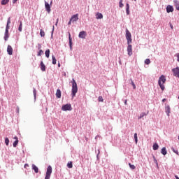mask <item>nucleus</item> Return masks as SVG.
<instances>
[{"label":"nucleus","mask_w":179,"mask_h":179,"mask_svg":"<svg viewBox=\"0 0 179 179\" xmlns=\"http://www.w3.org/2000/svg\"><path fill=\"white\" fill-rule=\"evenodd\" d=\"M164 83H166V76H164V75H162L159 78L158 85L162 92L164 91V89H166V87H164Z\"/></svg>","instance_id":"nucleus-1"},{"label":"nucleus","mask_w":179,"mask_h":179,"mask_svg":"<svg viewBox=\"0 0 179 179\" xmlns=\"http://www.w3.org/2000/svg\"><path fill=\"white\" fill-rule=\"evenodd\" d=\"M78 93V84L74 78L72 79V89H71V96L75 97Z\"/></svg>","instance_id":"nucleus-2"},{"label":"nucleus","mask_w":179,"mask_h":179,"mask_svg":"<svg viewBox=\"0 0 179 179\" xmlns=\"http://www.w3.org/2000/svg\"><path fill=\"white\" fill-rule=\"evenodd\" d=\"M9 24H10V17H9L7 20V24L6 26V30L4 34V41H8L9 38Z\"/></svg>","instance_id":"nucleus-3"},{"label":"nucleus","mask_w":179,"mask_h":179,"mask_svg":"<svg viewBox=\"0 0 179 179\" xmlns=\"http://www.w3.org/2000/svg\"><path fill=\"white\" fill-rule=\"evenodd\" d=\"M126 39L127 40V44L132 43V35L128 29H126Z\"/></svg>","instance_id":"nucleus-4"},{"label":"nucleus","mask_w":179,"mask_h":179,"mask_svg":"<svg viewBox=\"0 0 179 179\" xmlns=\"http://www.w3.org/2000/svg\"><path fill=\"white\" fill-rule=\"evenodd\" d=\"M62 111H72V105L71 103H66L62 106Z\"/></svg>","instance_id":"nucleus-5"},{"label":"nucleus","mask_w":179,"mask_h":179,"mask_svg":"<svg viewBox=\"0 0 179 179\" xmlns=\"http://www.w3.org/2000/svg\"><path fill=\"white\" fill-rule=\"evenodd\" d=\"M52 3V1L50 2V4L48 3L46 1H45V10L48 12V13H50L51 12V5Z\"/></svg>","instance_id":"nucleus-6"},{"label":"nucleus","mask_w":179,"mask_h":179,"mask_svg":"<svg viewBox=\"0 0 179 179\" xmlns=\"http://www.w3.org/2000/svg\"><path fill=\"white\" fill-rule=\"evenodd\" d=\"M70 20H71V22H72V23H75V22H78V20H79V14L76 13L72 15Z\"/></svg>","instance_id":"nucleus-7"},{"label":"nucleus","mask_w":179,"mask_h":179,"mask_svg":"<svg viewBox=\"0 0 179 179\" xmlns=\"http://www.w3.org/2000/svg\"><path fill=\"white\" fill-rule=\"evenodd\" d=\"M172 72L173 73V76L179 78V67L172 69Z\"/></svg>","instance_id":"nucleus-8"},{"label":"nucleus","mask_w":179,"mask_h":179,"mask_svg":"<svg viewBox=\"0 0 179 179\" xmlns=\"http://www.w3.org/2000/svg\"><path fill=\"white\" fill-rule=\"evenodd\" d=\"M127 52L129 57H131L132 55V45L131 43H127Z\"/></svg>","instance_id":"nucleus-9"},{"label":"nucleus","mask_w":179,"mask_h":179,"mask_svg":"<svg viewBox=\"0 0 179 179\" xmlns=\"http://www.w3.org/2000/svg\"><path fill=\"white\" fill-rule=\"evenodd\" d=\"M165 113L167 117H170V113H171V109L170 108V106L167 105L165 106Z\"/></svg>","instance_id":"nucleus-10"},{"label":"nucleus","mask_w":179,"mask_h":179,"mask_svg":"<svg viewBox=\"0 0 179 179\" xmlns=\"http://www.w3.org/2000/svg\"><path fill=\"white\" fill-rule=\"evenodd\" d=\"M7 52L8 55H12V54H13V48H12V46H10V45H8L7 47Z\"/></svg>","instance_id":"nucleus-11"},{"label":"nucleus","mask_w":179,"mask_h":179,"mask_svg":"<svg viewBox=\"0 0 179 179\" xmlns=\"http://www.w3.org/2000/svg\"><path fill=\"white\" fill-rule=\"evenodd\" d=\"M166 12L167 13H170L171 12H174V8H173V6L168 5L166 6Z\"/></svg>","instance_id":"nucleus-12"},{"label":"nucleus","mask_w":179,"mask_h":179,"mask_svg":"<svg viewBox=\"0 0 179 179\" xmlns=\"http://www.w3.org/2000/svg\"><path fill=\"white\" fill-rule=\"evenodd\" d=\"M79 38H86V31H82L78 34Z\"/></svg>","instance_id":"nucleus-13"},{"label":"nucleus","mask_w":179,"mask_h":179,"mask_svg":"<svg viewBox=\"0 0 179 179\" xmlns=\"http://www.w3.org/2000/svg\"><path fill=\"white\" fill-rule=\"evenodd\" d=\"M52 173V167L50 165H49L47 168L46 174L51 176Z\"/></svg>","instance_id":"nucleus-14"},{"label":"nucleus","mask_w":179,"mask_h":179,"mask_svg":"<svg viewBox=\"0 0 179 179\" xmlns=\"http://www.w3.org/2000/svg\"><path fill=\"white\" fill-rule=\"evenodd\" d=\"M69 43L70 50H72V37L71 36V33L69 32Z\"/></svg>","instance_id":"nucleus-15"},{"label":"nucleus","mask_w":179,"mask_h":179,"mask_svg":"<svg viewBox=\"0 0 179 179\" xmlns=\"http://www.w3.org/2000/svg\"><path fill=\"white\" fill-rule=\"evenodd\" d=\"M41 70L42 72H45V64H44V62L43 61L41 62Z\"/></svg>","instance_id":"nucleus-16"},{"label":"nucleus","mask_w":179,"mask_h":179,"mask_svg":"<svg viewBox=\"0 0 179 179\" xmlns=\"http://www.w3.org/2000/svg\"><path fill=\"white\" fill-rule=\"evenodd\" d=\"M61 94H62L61 90L57 89L56 92V97L57 99H61Z\"/></svg>","instance_id":"nucleus-17"},{"label":"nucleus","mask_w":179,"mask_h":179,"mask_svg":"<svg viewBox=\"0 0 179 179\" xmlns=\"http://www.w3.org/2000/svg\"><path fill=\"white\" fill-rule=\"evenodd\" d=\"M161 153L163 155V156H166V155H167V150L166 149V147H163L162 148Z\"/></svg>","instance_id":"nucleus-18"},{"label":"nucleus","mask_w":179,"mask_h":179,"mask_svg":"<svg viewBox=\"0 0 179 179\" xmlns=\"http://www.w3.org/2000/svg\"><path fill=\"white\" fill-rule=\"evenodd\" d=\"M19 22H20V24H19V27H18V31L20 32H22V29H23V22L20 21Z\"/></svg>","instance_id":"nucleus-19"},{"label":"nucleus","mask_w":179,"mask_h":179,"mask_svg":"<svg viewBox=\"0 0 179 179\" xmlns=\"http://www.w3.org/2000/svg\"><path fill=\"white\" fill-rule=\"evenodd\" d=\"M126 13L127 15L131 13V12L129 11V3H126Z\"/></svg>","instance_id":"nucleus-20"},{"label":"nucleus","mask_w":179,"mask_h":179,"mask_svg":"<svg viewBox=\"0 0 179 179\" xmlns=\"http://www.w3.org/2000/svg\"><path fill=\"white\" fill-rule=\"evenodd\" d=\"M32 170H34L36 173H38V167L34 164H32Z\"/></svg>","instance_id":"nucleus-21"},{"label":"nucleus","mask_w":179,"mask_h":179,"mask_svg":"<svg viewBox=\"0 0 179 179\" xmlns=\"http://www.w3.org/2000/svg\"><path fill=\"white\" fill-rule=\"evenodd\" d=\"M173 3L177 10H179V1L178 0H173Z\"/></svg>","instance_id":"nucleus-22"},{"label":"nucleus","mask_w":179,"mask_h":179,"mask_svg":"<svg viewBox=\"0 0 179 179\" xmlns=\"http://www.w3.org/2000/svg\"><path fill=\"white\" fill-rule=\"evenodd\" d=\"M96 19H103V14H101V13H97L96 15Z\"/></svg>","instance_id":"nucleus-23"},{"label":"nucleus","mask_w":179,"mask_h":179,"mask_svg":"<svg viewBox=\"0 0 179 179\" xmlns=\"http://www.w3.org/2000/svg\"><path fill=\"white\" fill-rule=\"evenodd\" d=\"M52 64L53 65H55L57 64V59L55 58V56L54 55H52Z\"/></svg>","instance_id":"nucleus-24"},{"label":"nucleus","mask_w":179,"mask_h":179,"mask_svg":"<svg viewBox=\"0 0 179 179\" xmlns=\"http://www.w3.org/2000/svg\"><path fill=\"white\" fill-rule=\"evenodd\" d=\"M153 150H157L159 149V144L155 143L152 145Z\"/></svg>","instance_id":"nucleus-25"},{"label":"nucleus","mask_w":179,"mask_h":179,"mask_svg":"<svg viewBox=\"0 0 179 179\" xmlns=\"http://www.w3.org/2000/svg\"><path fill=\"white\" fill-rule=\"evenodd\" d=\"M33 94H34V100L36 101V99L37 97V91L34 87L33 88Z\"/></svg>","instance_id":"nucleus-26"},{"label":"nucleus","mask_w":179,"mask_h":179,"mask_svg":"<svg viewBox=\"0 0 179 179\" xmlns=\"http://www.w3.org/2000/svg\"><path fill=\"white\" fill-rule=\"evenodd\" d=\"M45 55L46 58H50V49H48L45 50Z\"/></svg>","instance_id":"nucleus-27"},{"label":"nucleus","mask_w":179,"mask_h":179,"mask_svg":"<svg viewBox=\"0 0 179 179\" xmlns=\"http://www.w3.org/2000/svg\"><path fill=\"white\" fill-rule=\"evenodd\" d=\"M148 115V113H142L140 114V117H138V120H141V118H143V117Z\"/></svg>","instance_id":"nucleus-28"},{"label":"nucleus","mask_w":179,"mask_h":179,"mask_svg":"<svg viewBox=\"0 0 179 179\" xmlns=\"http://www.w3.org/2000/svg\"><path fill=\"white\" fill-rule=\"evenodd\" d=\"M17 143H19V139L15 140L13 143V148H16L17 146Z\"/></svg>","instance_id":"nucleus-29"},{"label":"nucleus","mask_w":179,"mask_h":179,"mask_svg":"<svg viewBox=\"0 0 179 179\" xmlns=\"http://www.w3.org/2000/svg\"><path fill=\"white\" fill-rule=\"evenodd\" d=\"M171 150H172V152H173V153H176V155H178H178H179L178 150L172 147Z\"/></svg>","instance_id":"nucleus-30"},{"label":"nucleus","mask_w":179,"mask_h":179,"mask_svg":"<svg viewBox=\"0 0 179 179\" xmlns=\"http://www.w3.org/2000/svg\"><path fill=\"white\" fill-rule=\"evenodd\" d=\"M40 36L41 37H44L45 36V32H44V30L40 29Z\"/></svg>","instance_id":"nucleus-31"},{"label":"nucleus","mask_w":179,"mask_h":179,"mask_svg":"<svg viewBox=\"0 0 179 179\" xmlns=\"http://www.w3.org/2000/svg\"><path fill=\"white\" fill-rule=\"evenodd\" d=\"M9 3V0H2L1 5H6Z\"/></svg>","instance_id":"nucleus-32"},{"label":"nucleus","mask_w":179,"mask_h":179,"mask_svg":"<svg viewBox=\"0 0 179 179\" xmlns=\"http://www.w3.org/2000/svg\"><path fill=\"white\" fill-rule=\"evenodd\" d=\"M42 54H44V52L43 51V50H39V51L38 52L37 56L41 57Z\"/></svg>","instance_id":"nucleus-33"},{"label":"nucleus","mask_w":179,"mask_h":179,"mask_svg":"<svg viewBox=\"0 0 179 179\" xmlns=\"http://www.w3.org/2000/svg\"><path fill=\"white\" fill-rule=\"evenodd\" d=\"M5 143L6 146H9V138L8 137L5 138Z\"/></svg>","instance_id":"nucleus-34"},{"label":"nucleus","mask_w":179,"mask_h":179,"mask_svg":"<svg viewBox=\"0 0 179 179\" xmlns=\"http://www.w3.org/2000/svg\"><path fill=\"white\" fill-rule=\"evenodd\" d=\"M67 167L69 169H72V167H73V165L72 164V162H68Z\"/></svg>","instance_id":"nucleus-35"},{"label":"nucleus","mask_w":179,"mask_h":179,"mask_svg":"<svg viewBox=\"0 0 179 179\" xmlns=\"http://www.w3.org/2000/svg\"><path fill=\"white\" fill-rule=\"evenodd\" d=\"M130 80H131V86H133V89H136V85H135V83H134V80H132V79H130Z\"/></svg>","instance_id":"nucleus-36"},{"label":"nucleus","mask_w":179,"mask_h":179,"mask_svg":"<svg viewBox=\"0 0 179 179\" xmlns=\"http://www.w3.org/2000/svg\"><path fill=\"white\" fill-rule=\"evenodd\" d=\"M134 141L136 143H138V134H134Z\"/></svg>","instance_id":"nucleus-37"},{"label":"nucleus","mask_w":179,"mask_h":179,"mask_svg":"<svg viewBox=\"0 0 179 179\" xmlns=\"http://www.w3.org/2000/svg\"><path fill=\"white\" fill-rule=\"evenodd\" d=\"M122 1H123V0H120V1H119V6L120 8H123L124 7V3H122Z\"/></svg>","instance_id":"nucleus-38"},{"label":"nucleus","mask_w":179,"mask_h":179,"mask_svg":"<svg viewBox=\"0 0 179 179\" xmlns=\"http://www.w3.org/2000/svg\"><path fill=\"white\" fill-rule=\"evenodd\" d=\"M145 65H149V64H150V59H146L145 60Z\"/></svg>","instance_id":"nucleus-39"},{"label":"nucleus","mask_w":179,"mask_h":179,"mask_svg":"<svg viewBox=\"0 0 179 179\" xmlns=\"http://www.w3.org/2000/svg\"><path fill=\"white\" fill-rule=\"evenodd\" d=\"M129 166L131 170H135V165L131 164V163H129Z\"/></svg>","instance_id":"nucleus-40"},{"label":"nucleus","mask_w":179,"mask_h":179,"mask_svg":"<svg viewBox=\"0 0 179 179\" xmlns=\"http://www.w3.org/2000/svg\"><path fill=\"white\" fill-rule=\"evenodd\" d=\"M98 101L103 102L104 99H103V96H99L98 98Z\"/></svg>","instance_id":"nucleus-41"},{"label":"nucleus","mask_w":179,"mask_h":179,"mask_svg":"<svg viewBox=\"0 0 179 179\" xmlns=\"http://www.w3.org/2000/svg\"><path fill=\"white\" fill-rule=\"evenodd\" d=\"M54 29H55V27L53 26V27H52V32H51V38H53V36H54Z\"/></svg>","instance_id":"nucleus-42"},{"label":"nucleus","mask_w":179,"mask_h":179,"mask_svg":"<svg viewBox=\"0 0 179 179\" xmlns=\"http://www.w3.org/2000/svg\"><path fill=\"white\" fill-rule=\"evenodd\" d=\"M50 177H51V175H48L46 173L45 179H50Z\"/></svg>","instance_id":"nucleus-43"},{"label":"nucleus","mask_w":179,"mask_h":179,"mask_svg":"<svg viewBox=\"0 0 179 179\" xmlns=\"http://www.w3.org/2000/svg\"><path fill=\"white\" fill-rule=\"evenodd\" d=\"M99 155H100V150H98V154L96 155L97 160H99Z\"/></svg>","instance_id":"nucleus-44"},{"label":"nucleus","mask_w":179,"mask_h":179,"mask_svg":"<svg viewBox=\"0 0 179 179\" xmlns=\"http://www.w3.org/2000/svg\"><path fill=\"white\" fill-rule=\"evenodd\" d=\"M38 50H41V44H38Z\"/></svg>","instance_id":"nucleus-45"},{"label":"nucleus","mask_w":179,"mask_h":179,"mask_svg":"<svg viewBox=\"0 0 179 179\" xmlns=\"http://www.w3.org/2000/svg\"><path fill=\"white\" fill-rule=\"evenodd\" d=\"M16 113H17V114H19V106L16 107Z\"/></svg>","instance_id":"nucleus-46"},{"label":"nucleus","mask_w":179,"mask_h":179,"mask_svg":"<svg viewBox=\"0 0 179 179\" xmlns=\"http://www.w3.org/2000/svg\"><path fill=\"white\" fill-rule=\"evenodd\" d=\"M68 24H69V26H71V24H72V21H71V19H70L69 22H68Z\"/></svg>","instance_id":"nucleus-47"},{"label":"nucleus","mask_w":179,"mask_h":179,"mask_svg":"<svg viewBox=\"0 0 179 179\" xmlns=\"http://www.w3.org/2000/svg\"><path fill=\"white\" fill-rule=\"evenodd\" d=\"M169 26H170V27H171V29L172 30H173V29H174L173 27V24H172L171 23L169 24Z\"/></svg>","instance_id":"nucleus-48"},{"label":"nucleus","mask_w":179,"mask_h":179,"mask_svg":"<svg viewBox=\"0 0 179 179\" xmlns=\"http://www.w3.org/2000/svg\"><path fill=\"white\" fill-rule=\"evenodd\" d=\"M24 169H27V167H29V164H25L24 166Z\"/></svg>","instance_id":"nucleus-49"},{"label":"nucleus","mask_w":179,"mask_h":179,"mask_svg":"<svg viewBox=\"0 0 179 179\" xmlns=\"http://www.w3.org/2000/svg\"><path fill=\"white\" fill-rule=\"evenodd\" d=\"M17 2V0H13V3H16Z\"/></svg>","instance_id":"nucleus-50"},{"label":"nucleus","mask_w":179,"mask_h":179,"mask_svg":"<svg viewBox=\"0 0 179 179\" xmlns=\"http://www.w3.org/2000/svg\"><path fill=\"white\" fill-rule=\"evenodd\" d=\"M166 101H167L166 99H162V103H164V102Z\"/></svg>","instance_id":"nucleus-51"},{"label":"nucleus","mask_w":179,"mask_h":179,"mask_svg":"<svg viewBox=\"0 0 179 179\" xmlns=\"http://www.w3.org/2000/svg\"><path fill=\"white\" fill-rule=\"evenodd\" d=\"M127 101H127V99L124 101V105H125V106H127V105L128 104V103H127Z\"/></svg>","instance_id":"nucleus-52"},{"label":"nucleus","mask_w":179,"mask_h":179,"mask_svg":"<svg viewBox=\"0 0 179 179\" xmlns=\"http://www.w3.org/2000/svg\"><path fill=\"white\" fill-rule=\"evenodd\" d=\"M154 161H155V163H156V164L157 165V160L156 159V158H154Z\"/></svg>","instance_id":"nucleus-53"},{"label":"nucleus","mask_w":179,"mask_h":179,"mask_svg":"<svg viewBox=\"0 0 179 179\" xmlns=\"http://www.w3.org/2000/svg\"><path fill=\"white\" fill-rule=\"evenodd\" d=\"M55 26H58V18L57 19V22L55 23Z\"/></svg>","instance_id":"nucleus-54"},{"label":"nucleus","mask_w":179,"mask_h":179,"mask_svg":"<svg viewBox=\"0 0 179 179\" xmlns=\"http://www.w3.org/2000/svg\"><path fill=\"white\" fill-rule=\"evenodd\" d=\"M14 139H15V141H17V139H19V138H17V136H15Z\"/></svg>","instance_id":"nucleus-55"},{"label":"nucleus","mask_w":179,"mask_h":179,"mask_svg":"<svg viewBox=\"0 0 179 179\" xmlns=\"http://www.w3.org/2000/svg\"><path fill=\"white\" fill-rule=\"evenodd\" d=\"M175 178H176V179H179L178 176L176 175V176H175Z\"/></svg>","instance_id":"nucleus-56"},{"label":"nucleus","mask_w":179,"mask_h":179,"mask_svg":"<svg viewBox=\"0 0 179 179\" xmlns=\"http://www.w3.org/2000/svg\"><path fill=\"white\" fill-rule=\"evenodd\" d=\"M61 66V64H58V67L59 68Z\"/></svg>","instance_id":"nucleus-57"},{"label":"nucleus","mask_w":179,"mask_h":179,"mask_svg":"<svg viewBox=\"0 0 179 179\" xmlns=\"http://www.w3.org/2000/svg\"><path fill=\"white\" fill-rule=\"evenodd\" d=\"M95 139H97V136L95 137Z\"/></svg>","instance_id":"nucleus-58"},{"label":"nucleus","mask_w":179,"mask_h":179,"mask_svg":"<svg viewBox=\"0 0 179 179\" xmlns=\"http://www.w3.org/2000/svg\"><path fill=\"white\" fill-rule=\"evenodd\" d=\"M178 140H179V136H178Z\"/></svg>","instance_id":"nucleus-59"}]
</instances>
